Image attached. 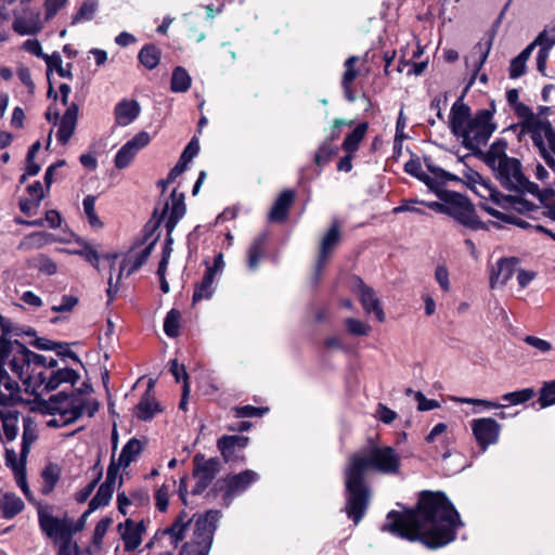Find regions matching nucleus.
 Masks as SVG:
<instances>
[{
  "mask_svg": "<svg viewBox=\"0 0 555 555\" xmlns=\"http://www.w3.org/2000/svg\"><path fill=\"white\" fill-rule=\"evenodd\" d=\"M216 276L215 268H207L202 281L196 285L193 294V304H197L203 299L211 298L215 287L214 281Z\"/></svg>",
  "mask_w": 555,
  "mask_h": 555,
  "instance_id": "nucleus-29",
  "label": "nucleus"
},
{
  "mask_svg": "<svg viewBox=\"0 0 555 555\" xmlns=\"http://www.w3.org/2000/svg\"><path fill=\"white\" fill-rule=\"evenodd\" d=\"M538 401L542 408L555 404V379L543 384Z\"/></svg>",
  "mask_w": 555,
  "mask_h": 555,
  "instance_id": "nucleus-51",
  "label": "nucleus"
},
{
  "mask_svg": "<svg viewBox=\"0 0 555 555\" xmlns=\"http://www.w3.org/2000/svg\"><path fill=\"white\" fill-rule=\"evenodd\" d=\"M554 44L555 36L550 35L546 31H542L528 47H532V51L535 47H539V50H545L550 52Z\"/></svg>",
  "mask_w": 555,
  "mask_h": 555,
  "instance_id": "nucleus-55",
  "label": "nucleus"
},
{
  "mask_svg": "<svg viewBox=\"0 0 555 555\" xmlns=\"http://www.w3.org/2000/svg\"><path fill=\"white\" fill-rule=\"evenodd\" d=\"M335 151L334 149L332 147V145L327 142H324L318 150V152L315 153V164L318 166H323L325 165L330 159L331 157L334 155Z\"/></svg>",
  "mask_w": 555,
  "mask_h": 555,
  "instance_id": "nucleus-60",
  "label": "nucleus"
},
{
  "mask_svg": "<svg viewBox=\"0 0 555 555\" xmlns=\"http://www.w3.org/2000/svg\"><path fill=\"white\" fill-rule=\"evenodd\" d=\"M26 191L29 193L30 198L20 197L18 207L23 214L26 216L30 215V210L34 206V196H35V183H29L26 185Z\"/></svg>",
  "mask_w": 555,
  "mask_h": 555,
  "instance_id": "nucleus-62",
  "label": "nucleus"
},
{
  "mask_svg": "<svg viewBox=\"0 0 555 555\" xmlns=\"http://www.w3.org/2000/svg\"><path fill=\"white\" fill-rule=\"evenodd\" d=\"M340 228L338 222H334L330 230L324 234L320 243V250L315 263V271L318 274L321 273L322 269L326 264L331 254L339 244L340 241Z\"/></svg>",
  "mask_w": 555,
  "mask_h": 555,
  "instance_id": "nucleus-20",
  "label": "nucleus"
},
{
  "mask_svg": "<svg viewBox=\"0 0 555 555\" xmlns=\"http://www.w3.org/2000/svg\"><path fill=\"white\" fill-rule=\"evenodd\" d=\"M220 517V512L214 509L201 515L194 524L190 541L182 545L179 555H208L217 528L216 524Z\"/></svg>",
  "mask_w": 555,
  "mask_h": 555,
  "instance_id": "nucleus-9",
  "label": "nucleus"
},
{
  "mask_svg": "<svg viewBox=\"0 0 555 555\" xmlns=\"http://www.w3.org/2000/svg\"><path fill=\"white\" fill-rule=\"evenodd\" d=\"M150 134L145 131H141L135 134L117 152L115 156V166L119 169L128 167L135 154L146 146L150 143Z\"/></svg>",
  "mask_w": 555,
  "mask_h": 555,
  "instance_id": "nucleus-17",
  "label": "nucleus"
},
{
  "mask_svg": "<svg viewBox=\"0 0 555 555\" xmlns=\"http://www.w3.org/2000/svg\"><path fill=\"white\" fill-rule=\"evenodd\" d=\"M156 244V240L152 241L147 246H145L140 253H138L134 258H128L125 259L122 264H125V268L127 267L128 262H131V267L129 268L127 275H130L134 271H137L141 266L145 263L147 258L151 256L152 250L154 249V246Z\"/></svg>",
  "mask_w": 555,
  "mask_h": 555,
  "instance_id": "nucleus-43",
  "label": "nucleus"
},
{
  "mask_svg": "<svg viewBox=\"0 0 555 555\" xmlns=\"http://www.w3.org/2000/svg\"><path fill=\"white\" fill-rule=\"evenodd\" d=\"M56 365V359L37 354V388L42 387V390L52 391L63 383L75 385L80 378L75 370L55 369Z\"/></svg>",
  "mask_w": 555,
  "mask_h": 555,
  "instance_id": "nucleus-10",
  "label": "nucleus"
},
{
  "mask_svg": "<svg viewBox=\"0 0 555 555\" xmlns=\"http://www.w3.org/2000/svg\"><path fill=\"white\" fill-rule=\"evenodd\" d=\"M54 506L50 504H38L37 514L39 517V526L41 531L54 543L59 544V550L62 547H76L77 543L73 541L75 533L74 520L69 519L66 515L64 517H56L53 515Z\"/></svg>",
  "mask_w": 555,
  "mask_h": 555,
  "instance_id": "nucleus-8",
  "label": "nucleus"
},
{
  "mask_svg": "<svg viewBox=\"0 0 555 555\" xmlns=\"http://www.w3.org/2000/svg\"><path fill=\"white\" fill-rule=\"evenodd\" d=\"M464 177L469 183H473L474 185L479 184L480 186L485 188L489 192V196L499 205L508 206L521 214L533 211L537 208L533 203L522 198L521 196L503 195L500 192L489 188L482 181L481 176L473 169H467L464 172Z\"/></svg>",
  "mask_w": 555,
  "mask_h": 555,
  "instance_id": "nucleus-14",
  "label": "nucleus"
},
{
  "mask_svg": "<svg viewBox=\"0 0 555 555\" xmlns=\"http://www.w3.org/2000/svg\"><path fill=\"white\" fill-rule=\"evenodd\" d=\"M13 29L20 35H31L35 33V16L31 12L22 15L17 14L13 22Z\"/></svg>",
  "mask_w": 555,
  "mask_h": 555,
  "instance_id": "nucleus-41",
  "label": "nucleus"
},
{
  "mask_svg": "<svg viewBox=\"0 0 555 555\" xmlns=\"http://www.w3.org/2000/svg\"><path fill=\"white\" fill-rule=\"evenodd\" d=\"M517 263L518 261L514 258L499 260L491 271L490 286L495 288L509 281L516 271Z\"/></svg>",
  "mask_w": 555,
  "mask_h": 555,
  "instance_id": "nucleus-24",
  "label": "nucleus"
},
{
  "mask_svg": "<svg viewBox=\"0 0 555 555\" xmlns=\"http://www.w3.org/2000/svg\"><path fill=\"white\" fill-rule=\"evenodd\" d=\"M517 114L522 118L521 131L530 135L539 156L555 172V129L548 119L535 115L527 105L517 104Z\"/></svg>",
  "mask_w": 555,
  "mask_h": 555,
  "instance_id": "nucleus-6",
  "label": "nucleus"
},
{
  "mask_svg": "<svg viewBox=\"0 0 555 555\" xmlns=\"http://www.w3.org/2000/svg\"><path fill=\"white\" fill-rule=\"evenodd\" d=\"M525 343L528 344L529 346L535 348L538 351L542 352V353H546L548 352L551 349H552V345L550 341L545 340V339H542V338H539L537 336H526L525 337Z\"/></svg>",
  "mask_w": 555,
  "mask_h": 555,
  "instance_id": "nucleus-63",
  "label": "nucleus"
},
{
  "mask_svg": "<svg viewBox=\"0 0 555 555\" xmlns=\"http://www.w3.org/2000/svg\"><path fill=\"white\" fill-rule=\"evenodd\" d=\"M492 116L490 109H480L473 117L469 106L460 99L451 107L449 124L463 146L476 153L487 144L496 128Z\"/></svg>",
  "mask_w": 555,
  "mask_h": 555,
  "instance_id": "nucleus-4",
  "label": "nucleus"
},
{
  "mask_svg": "<svg viewBox=\"0 0 555 555\" xmlns=\"http://www.w3.org/2000/svg\"><path fill=\"white\" fill-rule=\"evenodd\" d=\"M126 551H134L142 543V534L145 532L144 521L138 524L127 519L118 526Z\"/></svg>",
  "mask_w": 555,
  "mask_h": 555,
  "instance_id": "nucleus-22",
  "label": "nucleus"
},
{
  "mask_svg": "<svg viewBox=\"0 0 555 555\" xmlns=\"http://www.w3.org/2000/svg\"><path fill=\"white\" fill-rule=\"evenodd\" d=\"M3 433L8 441H13L17 435L18 412H3L0 417Z\"/></svg>",
  "mask_w": 555,
  "mask_h": 555,
  "instance_id": "nucleus-38",
  "label": "nucleus"
},
{
  "mask_svg": "<svg viewBox=\"0 0 555 555\" xmlns=\"http://www.w3.org/2000/svg\"><path fill=\"white\" fill-rule=\"evenodd\" d=\"M435 279L443 292L450 291L449 271L444 266H438L436 268Z\"/></svg>",
  "mask_w": 555,
  "mask_h": 555,
  "instance_id": "nucleus-64",
  "label": "nucleus"
},
{
  "mask_svg": "<svg viewBox=\"0 0 555 555\" xmlns=\"http://www.w3.org/2000/svg\"><path fill=\"white\" fill-rule=\"evenodd\" d=\"M34 440L35 435L30 428V418H27L25 420L20 460L16 459V453L13 450H5V464L12 468L17 486L30 502L33 501V496L26 480V457L30 451V446Z\"/></svg>",
  "mask_w": 555,
  "mask_h": 555,
  "instance_id": "nucleus-12",
  "label": "nucleus"
},
{
  "mask_svg": "<svg viewBox=\"0 0 555 555\" xmlns=\"http://www.w3.org/2000/svg\"><path fill=\"white\" fill-rule=\"evenodd\" d=\"M404 169L411 176H414L418 180L423 181L428 188L435 184V181L431 179V177L423 171L422 165L418 160H409L405 164Z\"/></svg>",
  "mask_w": 555,
  "mask_h": 555,
  "instance_id": "nucleus-47",
  "label": "nucleus"
},
{
  "mask_svg": "<svg viewBox=\"0 0 555 555\" xmlns=\"http://www.w3.org/2000/svg\"><path fill=\"white\" fill-rule=\"evenodd\" d=\"M172 243H173V240L171 237V234H169V232H167L166 245L163 249V257L158 264L157 274H163L167 270V266L169 263V259H170V256L172 253V247H171Z\"/></svg>",
  "mask_w": 555,
  "mask_h": 555,
  "instance_id": "nucleus-59",
  "label": "nucleus"
},
{
  "mask_svg": "<svg viewBox=\"0 0 555 555\" xmlns=\"http://www.w3.org/2000/svg\"><path fill=\"white\" fill-rule=\"evenodd\" d=\"M31 176H35V143L28 147L25 172L20 178V184L26 183Z\"/></svg>",
  "mask_w": 555,
  "mask_h": 555,
  "instance_id": "nucleus-58",
  "label": "nucleus"
},
{
  "mask_svg": "<svg viewBox=\"0 0 555 555\" xmlns=\"http://www.w3.org/2000/svg\"><path fill=\"white\" fill-rule=\"evenodd\" d=\"M366 129L367 125L365 122L359 124L353 131L346 137L343 143L344 150L348 153L356 152L365 135Z\"/></svg>",
  "mask_w": 555,
  "mask_h": 555,
  "instance_id": "nucleus-37",
  "label": "nucleus"
},
{
  "mask_svg": "<svg viewBox=\"0 0 555 555\" xmlns=\"http://www.w3.org/2000/svg\"><path fill=\"white\" fill-rule=\"evenodd\" d=\"M427 168L429 171L428 175L431 177V179L435 181V183L438 188H442V185L447 181L457 180V178L454 175H452L439 167L427 164Z\"/></svg>",
  "mask_w": 555,
  "mask_h": 555,
  "instance_id": "nucleus-50",
  "label": "nucleus"
},
{
  "mask_svg": "<svg viewBox=\"0 0 555 555\" xmlns=\"http://www.w3.org/2000/svg\"><path fill=\"white\" fill-rule=\"evenodd\" d=\"M534 397V390L532 388H525L521 390L507 392L502 396V399L509 402L511 404H521Z\"/></svg>",
  "mask_w": 555,
  "mask_h": 555,
  "instance_id": "nucleus-49",
  "label": "nucleus"
},
{
  "mask_svg": "<svg viewBox=\"0 0 555 555\" xmlns=\"http://www.w3.org/2000/svg\"><path fill=\"white\" fill-rule=\"evenodd\" d=\"M346 325L349 333L357 336H366L371 331L370 325L353 318H348L346 320Z\"/></svg>",
  "mask_w": 555,
  "mask_h": 555,
  "instance_id": "nucleus-56",
  "label": "nucleus"
},
{
  "mask_svg": "<svg viewBox=\"0 0 555 555\" xmlns=\"http://www.w3.org/2000/svg\"><path fill=\"white\" fill-rule=\"evenodd\" d=\"M77 117L78 106L73 103L64 113L57 130V138L63 144H65L74 133L77 124Z\"/></svg>",
  "mask_w": 555,
  "mask_h": 555,
  "instance_id": "nucleus-27",
  "label": "nucleus"
},
{
  "mask_svg": "<svg viewBox=\"0 0 555 555\" xmlns=\"http://www.w3.org/2000/svg\"><path fill=\"white\" fill-rule=\"evenodd\" d=\"M143 450L142 442L137 438H131L122 448L118 461L115 462L117 466V473L119 468H127L133 461L137 460L139 454Z\"/></svg>",
  "mask_w": 555,
  "mask_h": 555,
  "instance_id": "nucleus-28",
  "label": "nucleus"
},
{
  "mask_svg": "<svg viewBox=\"0 0 555 555\" xmlns=\"http://www.w3.org/2000/svg\"><path fill=\"white\" fill-rule=\"evenodd\" d=\"M184 515H180L179 518L165 530V534L172 538V544L177 547L178 543L185 538V530L190 526L191 519L184 520Z\"/></svg>",
  "mask_w": 555,
  "mask_h": 555,
  "instance_id": "nucleus-39",
  "label": "nucleus"
},
{
  "mask_svg": "<svg viewBox=\"0 0 555 555\" xmlns=\"http://www.w3.org/2000/svg\"><path fill=\"white\" fill-rule=\"evenodd\" d=\"M266 241V234H260L253 241L248 249V267L250 270H255L258 267V263L263 253Z\"/></svg>",
  "mask_w": 555,
  "mask_h": 555,
  "instance_id": "nucleus-35",
  "label": "nucleus"
},
{
  "mask_svg": "<svg viewBox=\"0 0 555 555\" xmlns=\"http://www.w3.org/2000/svg\"><path fill=\"white\" fill-rule=\"evenodd\" d=\"M259 478L254 470L247 469L240 474L229 476L223 479L225 483L224 501L229 504L232 499L243 493L247 488Z\"/></svg>",
  "mask_w": 555,
  "mask_h": 555,
  "instance_id": "nucleus-18",
  "label": "nucleus"
},
{
  "mask_svg": "<svg viewBox=\"0 0 555 555\" xmlns=\"http://www.w3.org/2000/svg\"><path fill=\"white\" fill-rule=\"evenodd\" d=\"M98 10V2L95 0H85L78 12L73 17V23L86 22L93 18Z\"/></svg>",
  "mask_w": 555,
  "mask_h": 555,
  "instance_id": "nucleus-45",
  "label": "nucleus"
},
{
  "mask_svg": "<svg viewBox=\"0 0 555 555\" xmlns=\"http://www.w3.org/2000/svg\"><path fill=\"white\" fill-rule=\"evenodd\" d=\"M401 459L388 446H370L351 453L344 468L346 488V513L358 525L363 518L371 500V490L365 481L369 472L383 475L400 473Z\"/></svg>",
  "mask_w": 555,
  "mask_h": 555,
  "instance_id": "nucleus-2",
  "label": "nucleus"
},
{
  "mask_svg": "<svg viewBox=\"0 0 555 555\" xmlns=\"http://www.w3.org/2000/svg\"><path fill=\"white\" fill-rule=\"evenodd\" d=\"M217 447L227 462L231 460L236 448L235 442H233L232 436H222L221 438H219L217 441Z\"/></svg>",
  "mask_w": 555,
  "mask_h": 555,
  "instance_id": "nucleus-54",
  "label": "nucleus"
},
{
  "mask_svg": "<svg viewBox=\"0 0 555 555\" xmlns=\"http://www.w3.org/2000/svg\"><path fill=\"white\" fill-rule=\"evenodd\" d=\"M429 190H431L441 199V202H423L422 204L437 212L447 215L450 191H447L443 188H438L436 183L429 186Z\"/></svg>",
  "mask_w": 555,
  "mask_h": 555,
  "instance_id": "nucleus-42",
  "label": "nucleus"
},
{
  "mask_svg": "<svg viewBox=\"0 0 555 555\" xmlns=\"http://www.w3.org/2000/svg\"><path fill=\"white\" fill-rule=\"evenodd\" d=\"M61 467L57 464L49 463L44 466L40 474L42 480L40 492L43 495H49L53 491L61 478Z\"/></svg>",
  "mask_w": 555,
  "mask_h": 555,
  "instance_id": "nucleus-30",
  "label": "nucleus"
},
{
  "mask_svg": "<svg viewBox=\"0 0 555 555\" xmlns=\"http://www.w3.org/2000/svg\"><path fill=\"white\" fill-rule=\"evenodd\" d=\"M532 54V47H526L509 64V77L516 79L526 73V63Z\"/></svg>",
  "mask_w": 555,
  "mask_h": 555,
  "instance_id": "nucleus-33",
  "label": "nucleus"
},
{
  "mask_svg": "<svg viewBox=\"0 0 555 555\" xmlns=\"http://www.w3.org/2000/svg\"><path fill=\"white\" fill-rule=\"evenodd\" d=\"M181 313L171 309L164 321V332L169 337H177L179 335Z\"/></svg>",
  "mask_w": 555,
  "mask_h": 555,
  "instance_id": "nucleus-44",
  "label": "nucleus"
},
{
  "mask_svg": "<svg viewBox=\"0 0 555 555\" xmlns=\"http://www.w3.org/2000/svg\"><path fill=\"white\" fill-rule=\"evenodd\" d=\"M140 63L147 69H154L160 60V52L155 46L143 47L138 55Z\"/></svg>",
  "mask_w": 555,
  "mask_h": 555,
  "instance_id": "nucleus-36",
  "label": "nucleus"
},
{
  "mask_svg": "<svg viewBox=\"0 0 555 555\" xmlns=\"http://www.w3.org/2000/svg\"><path fill=\"white\" fill-rule=\"evenodd\" d=\"M359 299L366 313L374 312L378 321H385L384 310L373 288L361 283L359 286Z\"/></svg>",
  "mask_w": 555,
  "mask_h": 555,
  "instance_id": "nucleus-25",
  "label": "nucleus"
},
{
  "mask_svg": "<svg viewBox=\"0 0 555 555\" xmlns=\"http://www.w3.org/2000/svg\"><path fill=\"white\" fill-rule=\"evenodd\" d=\"M117 476V466L115 460L112 459L107 468L106 480L99 487L96 494L89 503L91 511L104 507L111 502Z\"/></svg>",
  "mask_w": 555,
  "mask_h": 555,
  "instance_id": "nucleus-19",
  "label": "nucleus"
},
{
  "mask_svg": "<svg viewBox=\"0 0 555 555\" xmlns=\"http://www.w3.org/2000/svg\"><path fill=\"white\" fill-rule=\"evenodd\" d=\"M74 237L66 225H63V218L55 209H49L44 217L37 219V247L53 243H69Z\"/></svg>",
  "mask_w": 555,
  "mask_h": 555,
  "instance_id": "nucleus-11",
  "label": "nucleus"
},
{
  "mask_svg": "<svg viewBox=\"0 0 555 555\" xmlns=\"http://www.w3.org/2000/svg\"><path fill=\"white\" fill-rule=\"evenodd\" d=\"M159 411L158 402L155 398L149 395V391L144 393L140 402L135 406V415L142 421H149L154 417L155 413Z\"/></svg>",
  "mask_w": 555,
  "mask_h": 555,
  "instance_id": "nucleus-31",
  "label": "nucleus"
},
{
  "mask_svg": "<svg viewBox=\"0 0 555 555\" xmlns=\"http://www.w3.org/2000/svg\"><path fill=\"white\" fill-rule=\"evenodd\" d=\"M268 411V408H256L253 405H243L234 409L236 417H260Z\"/></svg>",
  "mask_w": 555,
  "mask_h": 555,
  "instance_id": "nucleus-57",
  "label": "nucleus"
},
{
  "mask_svg": "<svg viewBox=\"0 0 555 555\" xmlns=\"http://www.w3.org/2000/svg\"><path fill=\"white\" fill-rule=\"evenodd\" d=\"M447 215L469 229H485V224L478 219L473 204L459 193L450 192Z\"/></svg>",
  "mask_w": 555,
  "mask_h": 555,
  "instance_id": "nucleus-13",
  "label": "nucleus"
},
{
  "mask_svg": "<svg viewBox=\"0 0 555 555\" xmlns=\"http://www.w3.org/2000/svg\"><path fill=\"white\" fill-rule=\"evenodd\" d=\"M193 477L196 483L192 490L194 494L203 493L220 472V461L217 457L206 459L203 454L193 457Z\"/></svg>",
  "mask_w": 555,
  "mask_h": 555,
  "instance_id": "nucleus-15",
  "label": "nucleus"
},
{
  "mask_svg": "<svg viewBox=\"0 0 555 555\" xmlns=\"http://www.w3.org/2000/svg\"><path fill=\"white\" fill-rule=\"evenodd\" d=\"M358 61L357 56H350L345 61V73L341 78V86H346L348 83H352L353 80L358 77V70L356 69V63Z\"/></svg>",
  "mask_w": 555,
  "mask_h": 555,
  "instance_id": "nucleus-53",
  "label": "nucleus"
},
{
  "mask_svg": "<svg viewBox=\"0 0 555 555\" xmlns=\"http://www.w3.org/2000/svg\"><path fill=\"white\" fill-rule=\"evenodd\" d=\"M78 304V298L73 295H64L61 298V302L59 305L52 306V311L54 312H69L74 309V307Z\"/></svg>",
  "mask_w": 555,
  "mask_h": 555,
  "instance_id": "nucleus-61",
  "label": "nucleus"
},
{
  "mask_svg": "<svg viewBox=\"0 0 555 555\" xmlns=\"http://www.w3.org/2000/svg\"><path fill=\"white\" fill-rule=\"evenodd\" d=\"M387 530L410 541H421L429 548L442 547L455 539V530L462 526L459 513L442 492L424 491L417 511L387 516Z\"/></svg>",
  "mask_w": 555,
  "mask_h": 555,
  "instance_id": "nucleus-1",
  "label": "nucleus"
},
{
  "mask_svg": "<svg viewBox=\"0 0 555 555\" xmlns=\"http://www.w3.org/2000/svg\"><path fill=\"white\" fill-rule=\"evenodd\" d=\"M92 391L91 385L83 383L73 393L62 392L51 396L49 400L37 393V413L42 415V423L50 428L66 426L85 415L92 417L99 410V402L90 396Z\"/></svg>",
  "mask_w": 555,
  "mask_h": 555,
  "instance_id": "nucleus-3",
  "label": "nucleus"
},
{
  "mask_svg": "<svg viewBox=\"0 0 555 555\" xmlns=\"http://www.w3.org/2000/svg\"><path fill=\"white\" fill-rule=\"evenodd\" d=\"M192 79L185 68L178 66L172 72L170 89L172 92H186L191 87Z\"/></svg>",
  "mask_w": 555,
  "mask_h": 555,
  "instance_id": "nucleus-32",
  "label": "nucleus"
},
{
  "mask_svg": "<svg viewBox=\"0 0 555 555\" xmlns=\"http://www.w3.org/2000/svg\"><path fill=\"white\" fill-rule=\"evenodd\" d=\"M295 194L291 190L283 191L274 202L270 212L269 219L273 222L284 221L287 217L288 209L292 206Z\"/></svg>",
  "mask_w": 555,
  "mask_h": 555,
  "instance_id": "nucleus-26",
  "label": "nucleus"
},
{
  "mask_svg": "<svg viewBox=\"0 0 555 555\" xmlns=\"http://www.w3.org/2000/svg\"><path fill=\"white\" fill-rule=\"evenodd\" d=\"M83 210L88 218L89 224L92 228L100 229L102 228V221L98 217L95 212V196L88 195L83 199Z\"/></svg>",
  "mask_w": 555,
  "mask_h": 555,
  "instance_id": "nucleus-48",
  "label": "nucleus"
},
{
  "mask_svg": "<svg viewBox=\"0 0 555 555\" xmlns=\"http://www.w3.org/2000/svg\"><path fill=\"white\" fill-rule=\"evenodd\" d=\"M491 49V42H488L485 47L478 43L474 47L473 52L466 59V63L473 62L475 74H477L486 62L488 54Z\"/></svg>",
  "mask_w": 555,
  "mask_h": 555,
  "instance_id": "nucleus-40",
  "label": "nucleus"
},
{
  "mask_svg": "<svg viewBox=\"0 0 555 555\" xmlns=\"http://www.w3.org/2000/svg\"><path fill=\"white\" fill-rule=\"evenodd\" d=\"M140 112L141 107L138 101L124 99L116 104L114 109L116 124L126 127L138 118Z\"/></svg>",
  "mask_w": 555,
  "mask_h": 555,
  "instance_id": "nucleus-23",
  "label": "nucleus"
},
{
  "mask_svg": "<svg viewBox=\"0 0 555 555\" xmlns=\"http://www.w3.org/2000/svg\"><path fill=\"white\" fill-rule=\"evenodd\" d=\"M24 507V503L14 493L7 492L4 494L3 503L0 507L5 518H12L17 515Z\"/></svg>",
  "mask_w": 555,
  "mask_h": 555,
  "instance_id": "nucleus-34",
  "label": "nucleus"
},
{
  "mask_svg": "<svg viewBox=\"0 0 555 555\" xmlns=\"http://www.w3.org/2000/svg\"><path fill=\"white\" fill-rule=\"evenodd\" d=\"M0 327L2 332L0 340L4 339L8 344H10V351L5 357V362L13 353V357L10 360V366L12 372L17 376L18 379L23 382L25 392L29 395H35V384L31 383V374L28 373V371L30 370V357L33 356V353L26 348L25 345L21 344L20 341H11L7 338V336L9 335L18 336L22 333H26L27 335H35V332L31 330L24 332L21 326L14 324L11 320L4 318L1 314Z\"/></svg>",
  "mask_w": 555,
  "mask_h": 555,
  "instance_id": "nucleus-7",
  "label": "nucleus"
},
{
  "mask_svg": "<svg viewBox=\"0 0 555 555\" xmlns=\"http://www.w3.org/2000/svg\"><path fill=\"white\" fill-rule=\"evenodd\" d=\"M64 165H65L64 160H57L56 163H54L48 167L46 175H44V183L47 186L46 192L43 190H41L39 192V189H41V186H40V183L37 182V204L41 199H43L47 196V194L49 193L50 186L53 183V176H54V172L56 171V169L63 167Z\"/></svg>",
  "mask_w": 555,
  "mask_h": 555,
  "instance_id": "nucleus-46",
  "label": "nucleus"
},
{
  "mask_svg": "<svg viewBox=\"0 0 555 555\" xmlns=\"http://www.w3.org/2000/svg\"><path fill=\"white\" fill-rule=\"evenodd\" d=\"M37 270L46 275H54L57 272V264L47 255L37 256Z\"/></svg>",
  "mask_w": 555,
  "mask_h": 555,
  "instance_id": "nucleus-52",
  "label": "nucleus"
},
{
  "mask_svg": "<svg viewBox=\"0 0 555 555\" xmlns=\"http://www.w3.org/2000/svg\"><path fill=\"white\" fill-rule=\"evenodd\" d=\"M185 214V204H184V195L183 193L178 194L173 191L170 195V203L167 202L162 211V218L168 215L166 221V229L169 234L172 233L179 220Z\"/></svg>",
  "mask_w": 555,
  "mask_h": 555,
  "instance_id": "nucleus-21",
  "label": "nucleus"
},
{
  "mask_svg": "<svg viewBox=\"0 0 555 555\" xmlns=\"http://www.w3.org/2000/svg\"><path fill=\"white\" fill-rule=\"evenodd\" d=\"M505 150L506 142L499 140L490 146L485 156L486 164L494 171L502 186L521 194H531L540 203H546L552 191L541 192L535 183L526 178L521 163L517 158L508 157Z\"/></svg>",
  "mask_w": 555,
  "mask_h": 555,
  "instance_id": "nucleus-5",
  "label": "nucleus"
},
{
  "mask_svg": "<svg viewBox=\"0 0 555 555\" xmlns=\"http://www.w3.org/2000/svg\"><path fill=\"white\" fill-rule=\"evenodd\" d=\"M473 435L478 446L485 451L499 440L501 425L491 417L473 420L470 423Z\"/></svg>",
  "mask_w": 555,
  "mask_h": 555,
  "instance_id": "nucleus-16",
  "label": "nucleus"
}]
</instances>
